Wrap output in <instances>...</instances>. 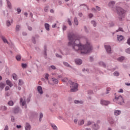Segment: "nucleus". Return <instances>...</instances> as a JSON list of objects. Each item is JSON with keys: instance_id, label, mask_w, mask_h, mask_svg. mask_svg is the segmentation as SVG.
<instances>
[{"instance_id": "1", "label": "nucleus", "mask_w": 130, "mask_h": 130, "mask_svg": "<svg viewBox=\"0 0 130 130\" xmlns=\"http://www.w3.org/2000/svg\"><path fill=\"white\" fill-rule=\"evenodd\" d=\"M68 39L69 40V46H72L75 51H79L81 54L89 53L93 49L92 45L89 42H87L85 45L81 44L80 39L78 38V36L75 34L69 33Z\"/></svg>"}, {"instance_id": "2", "label": "nucleus", "mask_w": 130, "mask_h": 130, "mask_svg": "<svg viewBox=\"0 0 130 130\" xmlns=\"http://www.w3.org/2000/svg\"><path fill=\"white\" fill-rule=\"evenodd\" d=\"M61 81L63 83H67V82H68L69 84H70L71 92H77L78 91V87H79L78 83H74L71 80H69L68 78H65L63 79H62Z\"/></svg>"}, {"instance_id": "3", "label": "nucleus", "mask_w": 130, "mask_h": 130, "mask_svg": "<svg viewBox=\"0 0 130 130\" xmlns=\"http://www.w3.org/2000/svg\"><path fill=\"white\" fill-rule=\"evenodd\" d=\"M121 5H122V3L121 2H118L116 4V11H117V13L119 16V19L120 21L122 20L123 14L125 13V10L120 7Z\"/></svg>"}, {"instance_id": "4", "label": "nucleus", "mask_w": 130, "mask_h": 130, "mask_svg": "<svg viewBox=\"0 0 130 130\" xmlns=\"http://www.w3.org/2000/svg\"><path fill=\"white\" fill-rule=\"evenodd\" d=\"M114 101L119 105H122V104L124 103V100H123V98L121 95H119L117 97L115 96Z\"/></svg>"}, {"instance_id": "5", "label": "nucleus", "mask_w": 130, "mask_h": 130, "mask_svg": "<svg viewBox=\"0 0 130 130\" xmlns=\"http://www.w3.org/2000/svg\"><path fill=\"white\" fill-rule=\"evenodd\" d=\"M13 111L14 114H19V113H22V110L18 106L13 108Z\"/></svg>"}, {"instance_id": "6", "label": "nucleus", "mask_w": 130, "mask_h": 130, "mask_svg": "<svg viewBox=\"0 0 130 130\" xmlns=\"http://www.w3.org/2000/svg\"><path fill=\"white\" fill-rule=\"evenodd\" d=\"M20 104L21 106H25V109L27 108V105L26 104V100H23V98H20Z\"/></svg>"}, {"instance_id": "7", "label": "nucleus", "mask_w": 130, "mask_h": 130, "mask_svg": "<svg viewBox=\"0 0 130 130\" xmlns=\"http://www.w3.org/2000/svg\"><path fill=\"white\" fill-rule=\"evenodd\" d=\"M105 49L108 53H111V47L109 45H105Z\"/></svg>"}, {"instance_id": "8", "label": "nucleus", "mask_w": 130, "mask_h": 130, "mask_svg": "<svg viewBox=\"0 0 130 130\" xmlns=\"http://www.w3.org/2000/svg\"><path fill=\"white\" fill-rule=\"evenodd\" d=\"M110 102L109 101H105L104 100H102L101 101V104L102 105H108V104H110Z\"/></svg>"}, {"instance_id": "9", "label": "nucleus", "mask_w": 130, "mask_h": 130, "mask_svg": "<svg viewBox=\"0 0 130 130\" xmlns=\"http://www.w3.org/2000/svg\"><path fill=\"white\" fill-rule=\"evenodd\" d=\"M39 35H37L35 36V37H33L32 38V41L34 44H36V40L39 39Z\"/></svg>"}, {"instance_id": "10", "label": "nucleus", "mask_w": 130, "mask_h": 130, "mask_svg": "<svg viewBox=\"0 0 130 130\" xmlns=\"http://www.w3.org/2000/svg\"><path fill=\"white\" fill-rule=\"evenodd\" d=\"M37 90L38 93H39L40 95H42V94H43V90H42V87H41V86H38Z\"/></svg>"}, {"instance_id": "11", "label": "nucleus", "mask_w": 130, "mask_h": 130, "mask_svg": "<svg viewBox=\"0 0 130 130\" xmlns=\"http://www.w3.org/2000/svg\"><path fill=\"white\" fill-rule=\"evenodd\" d=\"M25 130H31V125L29 123H26L25 125Z\"/></svg>"}, {"instance_id": "12", "label": "nucleus", "mask_w": 130, "mask_h": 130, "mask_svg": "<svg viewBox=\"0 0 130 130\" xmlns=\"http://www.w3.org/2000/svg\"><path fill=\"white\" fill-rule=\"evenodd\" d=\"M92 128L94 130H98L100 128V126H99L98 124L94 123L93 125H92Z\"/></svg>"}, {"instance_id": "13", "label": "nucleus", "mask_w": 130, "mask_h": 130, "mask_svg": "<svg viewBox=\"0 0 130 130\" xmlns=\"http://www.w3.org/2000/svg\"><path fill=\"white\" fill-rule=\"evenodd\" d=\"M83 61H82V59H75V63L76 64H78V66L81 65V63H82Z\"/></svg>"}, {"instance_id": "14", "label": "nucleus", "mask_w": 130, "mask_h": 130, "mask_svg": "<svg viewBox=\"0 0 130 130\" xmlns=\"http://www.w3.org/2000/svg\"><path fill=\"white\" fill-rule=\"evenodd\" d=\"M6 84L8 86H9L10 88H12V87L14 86V84L9 79L6 81Z\"/></svg>"}, {"instance_id": "15", "label": "nucleus", "mask_w": 130, "mask_h": 130, "mask_svg": "<svg viewBox=\"0 0 130 130\" xmlns=\"http://www.w3.org/2000/svg\"><path fill=\"white\" fill-rule=\"evenodd\" d=\"M121 113V111L119 110H116L114 112V114L117 116L118 115H119Z\"/></svg>"}, {"instance_id": "16", "label": "nucleus", "mask_w": 130, "mask_h": 130, "mask_svg": "<svg viewBox=\"0 0 130 130\" xmlns=\"http://www.w3.org/2000/svg\"><path fill=\"white\" fill-rule=\"evenodd\" d=\"M13 19H11L10 20H7L6 24H7V26H8V27H10V26H11V25H12V23H13Z\"/></svg>"}, {"instance_id": "17", "label": "nucleus", "mask_w": 130, "mask_h": 130, "mask_svg": "<svg viewBox=\"0 0 130 130\" xmlns=\"http://www.w3.org/2000/svg\"><path fill=\"white\" fill-rule=\"evenodd\" d=\"M114 5H115V2L114 1H111L109 3L108 6L110 8H113V7H114Z\"/></svg>"}, {"instance_id": "18", "label": "nucleus", "mask_w": 130, "mask_h": 130, "mask_svg": "<svg viewBox=\"0 0 130 130\" xmlns=\"http://www.w3.org/2000/svg\"><path fill=\"white\" fill-rule=\"evenodd\" d=\"M44 55H45V58H46V56H47V46L46 45H45L44 46Z\"/></svg>"}, {"instance_id": "19", "label": "nucleus", "mask_w": 130, "mask_h": 130, "mask_svg": "<svg viewBox=\"0 0 130 130\" xmlns=\"http://www.w3.org/2000/svg\"><path fill=\"white\" fill-rule=\"evenodd\" d=\"M50 125H51V127L53 128V129H54V130H57V129H58V128H57V126H56V125H55V124H54V123H51Z\"/></svg>"}, {"instance_id": "20", "label": "nucleus", "mask_w": 130, "mask_h": 130, "mask_svg": "<svg viewBox=\"0 0 130 130\" xmlns=\"http://www.w3.org/2000/svg\"><path fill=\"white\" fill-rule=\"evenodd\" d=\"M108 122L111 125L114 124V120H113V119H112V118H109L108 119Z\"/></svg>"}, {"instance_id": "21", "label": "nucleus", "mask_w": 130, "mask_h": 130, "mask_svg": "<svg viewBox=\"0 0 130 130\" xmlns=\"http://www.w3.org/2000/svg\"><path fill=\"white\" fill-rule=\"evenodd\" d=\"M99 64H100L101 67H103V68H106V64H105V63L102 61L99 62Z\"/></svg>"}, {"instance_id": "22", "label": "nucleus", "mask_w": 130, "mask_h": 130, "mask_svg": "<svg viewBox=\"0 0 130 130\" xmlns=\"http://www.w3.org/2000/svg\"><path fill=\"white\" fill-rule=\"evenodd\" d=\"M74 23L76 26H78V25H79V21L78 20V18H77V17L74 18Z\"/></svg>"}, {"instance_id": "23", "label": "nucleus", "mask_w": 130, "mask_h": 130, "mask_svg": "<svg viewBox=\"0 0 130 130\" xmlns=\"http://www.w3.org/2000/svg\"><path fill=\"white\" fill-rule=\"evenodd\" d=\"M50 25L48 23H45V28L47 31H49Z\"/></svg>"}, {"instance_id": "24", "label": "nucleus", "mask_w": 130, "mask_h": 130, "mask_svg": "<svg viewBox=\"0 0 130 130\" xmlns=\"http://www.w3.org/2000/svg\"><path fill=\"white\" fill-rule=\"evenodd\" d=\"M6 1L7 7L9 8V9H12V4H11V2L9 0H6Z\"/></svg>"}, {"instance_id": "25", "label": "nucleus", "mask_w": 130, "mask_h": 130, "mask_svg": "<svg viewBox=\"0 0 130 130\" xmlns=\"http://www.w3.org/2000/svg\"><path fill=\"white\" fill-rule=\"evenodd\" d=\"M117 40L118 41H122V40H123V36L121 35L117 36Z\"/></svg>"}, {"instance_id": "26", "label": "nucleus", "mask_w": 130, "mask_h": 130, "mask_svg": "<svg viewBox=\"0 0 130 130\" xmlns=\"http://www.w3.org/2000/svg\"><path fill=\"white\" fill-rule=\"evenodd\" d=\"M2 39L4 43H7V44H9V41H8V40H7L6 38H5L4 37H2Z\"/></svg>"}, {"instance_id": "27", "label": "nucleus", "mask_w": 130, "mask_h": 130, "mask_svg": "<svg viewBox=\"0 0 130 130\" xmlns=\"http://www.w3.org/2000/svg\"><path fill=\"white\" fill-rule=\"evenodd\" d=\"M16 59L18 61H20L21 60V59L22 58V57L21 56V55H17L16 56Z\"/></svg>"}, {"instance_id": "28", "label": "nucleus", "mask_w": 130, "mask_h": 130, "mask_svg": "<svg viewBox=\"0 0 130 130\" xmlns=\"http://www.w3.org/2000/svg\"><path fill=\"white\" fill-rule=\"evenodd\" d=\"M8 105L9 106H14V102L13 101H9L8 102Z\"/></svg>"}, {"instance_id": "29", "label": "nucleus", "mask_w": 130, "mask_h": 130, "mask_svg": "<svg viewBox=\"0 0 130 130\" xmlns=\"http://www.w3.org/2000/svg\"><path fill=\"white\" fill-rule=\"evenodd\" d=\"M74 103H75V104H83V101L75 100L74 101Z\"/></svg>"}, {"instance_id": "30", "label": "nucleus", "mask_w": 130, "mask_h": 130, "mask_svg": "<svg viewBox=\"0 0 130 130\" xmlns=\"http://www.w3.org/2000/svg\"><path fill=\"white\" fill-rule=\"evenodd\" d=\"M52 81L54 83V84H58V80L55 78H52Z\"/></svg>"}, {"instance_id": "31", "label": "nucleus", "mask_w": 130, "mask_h": 130, "mask_svg": "<svg viewBox=\"0 0 130 130\" xmlns=\"http://www.w3.org/2000/svg\"><path fill=\"white\" fill-rule=\"evenodd\" d=\"M7 108L6 106H2L1 108V110H3V111H6L7 110Z\"/></svg>"}, {"instance_id": "32", "label": "nucleus", "mask_w": 130, "mask_h": 130, "mask_svg": "<svg viewBox=\"0 0 130 130\" xmlns=\"http://www.w3.org/2000/svg\"><path fill=\"white\" fill-rule=\"evenodd\" d=\"M91 23L92 24V26H93V27H96V26H97V23H96V21L94 20H92L91 21Z\"/></svg>"}, {"instance_id": "33", "label": "nucleus", "mask_w": 130, "mask_h": 130, "mask_svg": "<svg viewBox=\"0 0 130 130\" xmlns=\"http://www.w3.org/2000/svg\"><path fill=\"white\" fill-rule=\"evenodd\" d=\"M63 64H64L65 67H67L68 68H71V65H70V64H69V63L67 62H63Z\"/></svg>"}, {"instance_id": "34", "label": "nucleus", "mask_w": 130, "mask_h": 130, "mask_svg": "<svg viewBox=\"0 0 130 130\" xmlns=\"http://www.w3.org/2000/svg\"><path fill=\"white\" fill-rule=\"evenodd\" d=\"M42 117H43V114L42 113H40V117L39 119V121H41L42 120Z\"/></svg>"}, {"instance_id": "35", "label": "nucleus", "mask_w": 130, "mask_h": 130, "mask_svg": "<svg viewBox=\"0 0 130 130\" xmlns=\"http://www.w3.org/2000/svg\"><path fill=\"white\" fill-rule=\"evenodd\" d=\"M24 84V81L23 80L19 79V82H18V85L19 86H22Z\"/></svg>"}, {"instance_id": "36", "label": "nucleus", "mask_w": 130, "mask_h": 130, "mask_svg": "<svg viewBox=\"0 0 130 130\" xmlns=\"http://www.w3.org/2000/svg\"><path fill=\"white\" fill-rule=\"evenodd\" d=\"M13 79H14L15 81H17V80H18V77L16 74H13Z\"/></svg>"}, {"instance_id": "37", "label": "nucleus", "mask_w": 130, "mask_h": 130, "mask_svg": "<svg viewBox=\"0 0 130 130\" xmlns=\"http://www.w3.org/2000/svg\"><path fill=\"white\" fill-rule=\"evenodd\" d=\"M0 88L1 89H3L4 88H5V83L3 82L0 83Z\"/></svg>"}, {"instance_id": "38", "label": "nucleus", "mask_w": 130, "mask_h": 130, "mask_svg": "<svg viewBox=\"0 0 130 130\" xmlns=\"http://www.w3.org/2000/svg\"><path fill=\"white\" fill-rule=\"evenodd\" d=\"M84 120H81L78 122L79 125H82L84 123Z\"/></svg>"}, {"instance_id": "39", "label": "nucleus", "mask_w": 130, "mask_h": 130, "mask_svg": "<svg viewBox=\"0 0 130 130\" xmlns=\"http://www.w3.org/2000/svg\"><path fill=\"white\" fill-rule=\"evenodd\" d=\"M113 75L115 77H118V76H119V72H118L117 71H115L114 72Z\"/></svg>"}, {"instance_id": "40", "label": "nucleus", "mask_w": 130, "mask_h": 130, "mask_svg": "<svg viewBox=\"0 0 130 130\" xmlns=\"http://www.w3.org/2000/svg\"><path fill=\"white\" fill-rule=\"evenodd\" d=\"M117 59H118V60L119 61H122V60H124V57H123V56H121V57L118 58Z\"/></svg>"}, {"instance_id": "41", "label": "nucleus", "mask_w": 130, "mask_h": 130, "mask_svg": "<svg viewBox=\"0 0 130 130\" xmlns=\"http://www.w3.org/2000/svg\"><path fill=\"white\" fill-rule=\"evenodd\" d=\"M123 32V29L122 27H119L118 29L116 30V32H119V31Z\"/></svg>"}, {"instance_id": "42", "label": "nucleus", "mask_w": 130, "mask_h": 130, "mask_svg": "<svg viewBox=\"0 0 130 130\" xmlns=\"http://www.w3.org/2000/svg\"><path fill=\"white\" fill-rule=\"evenodd\" d=\"M21 67L22 69H26V68H27V64L26 63H22L21 64Z\"/></svg>"}, {"instance_id": "43", "label": "nucleus", "mask_w": 130, "mask_h": 130, "mask_svg": "<svg viewBox=\"0 0 130 130\" xmlns=\"http://www.w3.org/2000/svg\"><path fill=\"white\" fill-rule=\"evenodd\" d=\"M49 78V74H46L45 79L47 80V81H48Z\"/></svg>"}, {"instance_id": "44", "label": "nucleus", "mask_w": 130, "mask_h": 130, "mask_svg": "<svg viewBox=\"0 0 130 130\" xmlns=\"http://www.w3.org/2000/svg\"><path fill=\"white\" fill-rule=\"evenodd\" d=\"M114 26V22H111L109 23V27H113Z\"/></svg>"}, {"instance_id": "45", "label": "nucleus", "mask_w": 130, "mask_h": 130, "mask_svg": "<svg viewBox=\"0 0 130 130\" xmlns=\"http://www.w3.org/2000/svg\"><path fill=\"white\" fill-rule=\"evenodd\" d=\"M21 26L19 25H17L16 27V31H19Z\"/></svg>"}, {"instance_id": "46", "label": "nucleus", "mask_w": 130, "mask_h": 130, "mask_svg": "<svg viewBox=\"0 0 130 130\" xmlns=\"http://www.w3.org/2000/svg\"><path fill=\"white\" fill-rule=\"evenodd\" d=\"M125 52L126 53H128V54H130V48H128L125 49Z\"/></svg>"}, {"instance_id": "47", "label": "nucleus", "mask_w": 130, "mask_h": 130, "mask_svg": "<svg viewBox=\"0 0 130 130\" xmlns=\"http://www.w3.org/2000/svg\"><path fill=\"white\" fill-rule=\"evenodd\" d=\"M68 23L69 25V26H72V21H71V20L70 19V18L68 19Z\"/></svg>"}, {"instance_id": "48", "label": "nucleus", "mask_w": 130, "mask_h": 130, "mask_svg": "<svg viewBox=\"0 0 130 130\" xmlns=\"http://www.w3.org/2000/svg\"><path fill=\"white\" fill-rule=\"evenodd\" d=\"M49 69H52V70H56V67L55 66L52 65L49 67Z\"/></svg>"}, {"instance_id": "49", "label": "nucleus", "mask_w": 130, "mask_h": 130, "mask_svg": "<svg viewBox=\"0 0 130 130\" xmlns=\"http://www.w3.org/2000/svg\"><path fill=\"white\" fill-rule=\"evenodd\" d=\"M17 14H21V12H22V10L20 9V8H17Z\"/></svg>"}, {"instance_id": "50", "label": "nucleus", "mask_w": 130, "mask_h": 130, "mask_svg": "<svg viewBox=\"0 0 130 130\" xmlns=\"http://www.w3.org/2000/svg\"><path fill=\"white\" fill-rule=\"evenodd\" d=\"M93 123V122H91L90 121H88L87 122V124L86 125V126H89V125H91V124H92Z\"/></svg>"}, {"instance_id": "51", "label": "nucleus", "mask_w": 130, "mask_h": 130, "mask_svg": "<svg viewBox=\"0 0 130 130\" xmlns=\"http://www.w3.org/2000/svg\"><path fill=\"white\" fill-rule=\"evenodd\" d=\"M15 120V117L14 116H11V121L12 122H14Z\"/></svg>"}, {"instance_id": "52", "label": "nucleus", "mask_w": 130, "mask_h": 130, "mask_svg": "<svg viewBox=\"0 0 130 130\" xmlns=\"http://www.w3.org/2000/svg\"><path fill=\"white\" fill-rule=\"evenodd\" d=\"M127 44L130 46V38H128L126 42Z\"/></svg>"}, {"instance_id": "53", "label": "nucleus", "mask_w": 130, "mask_h": 130, "mask_svg": "<svg viewBox=\"0 0 130 130\" xmlns=\"http://www.w3.org/2000/svg\"><path fill=\"white\" fill-rule=\"evenodd\" d=\"M88 17H89L90 19H91V18H93V17H94V15H93V14L90 13L88 15Z\"/></svg>"}, {"instance_id": "54", "label": "nucleus", "mask_w": 130, "mask_h": 130, "mask_svg": "<svg viewBox=\"0 0 130 130\" xmlns=\"http://www.w3.org/2000/svg\"><path fill=\"white\" fill-rule=\"evenodd\" d=\"M118 93H123V89H122V88L120 89L118 91Z\"/></svg>"}, {"instance_id": "55", "label": "nucleus", "mask_w": 130, "mask_h": 130, "mask_svg": "<svg viewBox=\"0 0 130 130\" xmlns=\"http://www.w3.org/2000/svg\"><path fill=\"white\" fill-rule=\"evenodd\" d=\"M96 9L97 10V11H101V8L99 7V6H96Z\"/></svg>"}, {"instance_id": "56", "label": "nucleus", "mask_w": 130, "mask_h": 130, "mask_svg": "<svg viewBox=\"0 0 130 130\" xmlns=\"http://www.w3.org/2000/svg\"><path fill=\"white\" fill-rule=\"evenodd\" d=\"M9 90H10V87L9 86H6L5 87V91H9Z\"/></svg>"}, {"instance_id": "57", "label": "nucleus", "mask_w": 130, "mask_h": 130, "mask_svg": "<svg viewBox=\"0 0 130 130\" xmlns=\"http://www.w3.org/2000/svg\"><path fill=\"white\" fill-rule=\"evenodd\" d=\"M56 57H59V58H61V55H60L58 54H56Z\"/></svg>"}, {"instance_id": "58", "label": "nucleus", "mask_w": 130, "mask_h": 130, "mask_svg": "<svg viewBox=\"0 0 130 130\" xmlns=\"http://www.w3.org/2000/svg\"><path fill=\"white\" fill-rule=\"evenodd\" d=\"M47 11H48V7H45L44 11L46 12H47Z\"/></svg>"}, {"instance_id": "59", "label": "nucleus", "mask_w": 130, "mask_h": 130, "mask_svg": "<svg viewBox=\"0 0 130 130\" xmlns=\"http://www.w3.org/2000/svg\"><path fill=\"white\" fill-rule=\"evenodd\" d=\"M62 29H63V31H65V30H67V26L63 25Z\"/></svg>"}, {"instance_id": "60", "label": "nucleus", "mask_w": 130, "mask_h": 130, "mask_svg": "<svg viewBox=\"0 0 130 130\" xmlns=\"http://www.w3.org/2000/svg\"><path fill=\"white\" fill-rule=\"evenodd\" d=\"M78 16L79 17H83V13H82V12H80L78 13Z\"/></svg>"}, {"instance_id": "61", "label": "nucleus", "mask_w": 130, "mask_h": 130, "mask_svg": "<svg viewBox=\"0 0 130 130\" xmlns=\"http://www.w3.org/2000/svg\"><path fill=\"white\" fill-rule=\"evenodd\" d=\"M29 16H30V17L31 18V19H33V13L32 12H30L29 13Z\"/></svg>"}, {"instance_id": "62", "label": "nucleus", "mask_w": 130, "mask_h": 130, "mask_svg": "<svg viewBox=\"0 0 130 130\" xmlns=\"http://www.w3.org/2000/svg\"><path fill=\"white\" fill-rule=\"evenodd\" d=\"M4 130H9V126L6 125Z\"/></svg>"}, {"instance_id": "63", "label": "nucleus", "mask_w": 130, "mask_h": 130, "mask_svg": "<svg viewBox=\"0 0 130 130\" xmlns=\"http://www.w3.org/2000/svg\"><path fill=\"white\" fill-rule=\"evenodd\" d=\"M88 94H93V91L92 90H89L88 91Z\"/></svg>"}, {"instance_id": "64", "label": "nucleus", "mask_w": 130, "mask_h": 130, "mask_svg": "<svg viewBox=\"0 0 130 130\" xmlns=\"http://www.w3.org/2000/svg\"><path fill=\"white\" fill-rule=\"evenodd\" d=\"M0 7H3V0H0Z\"/></svg>"}]
</instances>
